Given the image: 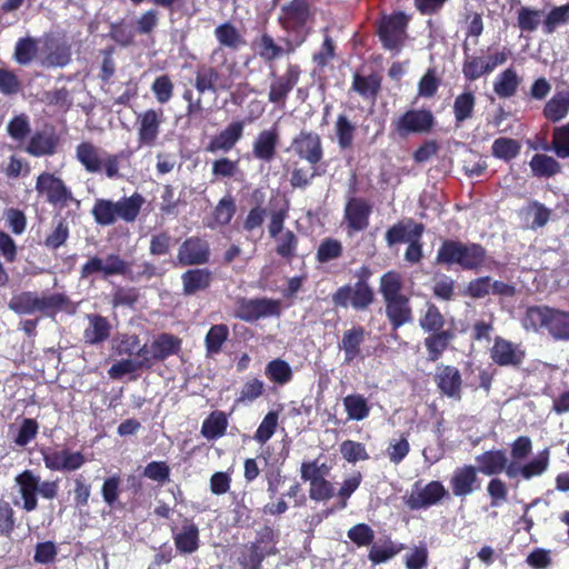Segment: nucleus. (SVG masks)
I'll use <instances>...</instances> for the list:
<instances>
[{"label": "nucleus", "instance_id": "obj_13", "mask_svg": "<svg viewBox=\"0 0 569 569\" xmlns=\"http://www.w3.org/2000/svg\"><path fill=\"white\" fill-rule=\"evenodd\" d=\"M213 34L220 47L212 51L210 57L212 62L219 59L223 61L226 60V53L222 48H229L233 51H238L247 43L242 33L231 22L219 24L214 29Z\"/></svg>", "mask_w": 569, "mask_h": 569}, {"label": "nucleus", "instance_id": "obj_40", "mask_svg": "<svg viewBox=\"0 0 569 569\" xmlns=\"http://www.w3.org/2000/svg\"><path fill=\"white\" fill-rule=\"evenodd\" d=\"M151 345L153 347V357L158 361H162L180 350L181 340L172 335L161 333L152 340Z\"/></svg>", "mask_w": 569, "mask_h": 569}, {"label": "nucleus", "instance_id": "obj_24", "mask_svg": "<svg viewBox=\"0 0 569 569\" xmlns=\"http://www.w3.org/2000/svg\"><path fill=\"white\" fill-rule=\"evenodd\" d=\"M242 132L243 123L240 121H234L219 134L213 137L209 144L206 147V150L211 153H216L218 151L227 152L234 147L238 140L242 137Z\"/></svg>", "mask_w": 569, "mask_h": 569}, {"label": "nucleus", "instance_id": "obj_26", "mask_svg": "<svg viewBox=\"0 0 569 569\" xmlns=\"http://www.w3.org/2000/svg\"><path fill=\"white\" fill-rule=\"evenodd\" d=\"M173 541L180 553H193L199 548V529L196 523L184 520L181 528L173 533Z\"/></svg>", "mask_w": 569, "mask_h": 569}, {"label": "nucleus", "instance_id": "obj_21", "mask_svg": "<svg viewBox=\"0 0 569 569\" xmlns=\"http://www.w3.org/2000/svg\"><path fill=\"white\" fill-rule=\"evenodd\" d=\"M549 449H545L525 466H519L513 461L507 468V476L509 478L521 476L526 480L540 476L549 467Z\"/></svg>", "mask_w": 569, "mask_h": 569}, {"label": "nucleus", "instance_id": "obj_51", "mask_svg": "<svg viewBox=\"0 0 569 569\" xmlns=\"http://www.w3.org/2000/svg\"><path fill=\"white\" fill-rule=\"evenodd\" d=\"M402 282L401 278L396 272H387L380 279V291L385 302L403 297L401 293Z\"/></svg>", "mask_w": 569, "mask_h": 569}, {"label": "nucleus", "instance_id": "obj_37", "mask_svg": "<svg viewBox=\"0 0 569 569\" xmlns=\"http://www.w3.org/2000/svg\"><path fill=\"white\" fill-rule=\"evenodd\" d=\"M365 339V330L361 327H353L343 333L340 348L345 352V361L350 363L360 353V346Z\"/></svg>", "mask_w": 569, "mask_h": 569}, {"label": "nucleus", "instance_id": "obj_59", "mask_svg": "<svg viewBox=\"0 0 569 569\" xmlns=\"http://www.w3.org/2000/svg\"><path fill=\"white\" fill-rule=\"evenodd\" d=\"M569 20V4L553 8L543 17V30L546 33H552L559 26Z\"/></svg>", "mask_w": 569, "mask_h": 569}, {"label": "nucleus", "instance_id": "obj_60", "mask_svg": "<svg viewBox=\"0 0 569 569\" xmlns=\"http://www.w3.org/2000/svg\"><path fill=\"white\" fill-rule=\"evenodd\" d=\"M475 107V96L471 92L459 94L453 103L455 118L458 122H462L470 118Z\"/></svg>", "mask_w": 569, "mask_h": 569}, {"label": "nucleus", "instance_id": "obj_12", "mask_svg": "<svg viewBox=\"0 0 569 569\" xmlns=\"http://www.w3.org/2000/svg\"><path fill=\"white\" fill-rule=\"evenodd\" d=\"M407 18L402 13L386 17L379 27V36L385 48L399 50L406 36Z\"/></svg>", "mask_w": 569, "mask_h": 569}, {"label": "nucleus", "instance_id": "obj_55", "mask_svg": "<svg viewBox=\"0 0 569 569\" xmlns=\"http://www.w3.org/2000/svg\"><path fill=\"white\" fill-rule=\"evenodd\" d=\"M419 325L427 332L440 331L445 326V318L435 305H427L425 313L419 319Z\"/></svg>", "mask_w": 569, "mask_h": 569}, {"label": "nucleus", "instance_id": "obj_46", "mask_svg": "<svg viewBox=\"0 0 569 569\" xmlns=\"http://www.w3.org/2000/svg\"><path fill=\"white\" fill-rule=\"evenodd\" d=\"M228 426L227 417L223 412H212L202 423L201 433L207 439L222 437Z\"/></svg>", "mask_w": 569, "mask_h": 569}, {"label": "nucleus", "instance_id": "obj_62", "mask_svg": "<svg viewBox=\"0 0 569 569\" xmlns=\"http://www.w3.org/2000/svg\"><path fill=\"white\" fill-rule=\"evenodd\" d=\"M462 72L468 80H476L486 73H490V68H488L485 58L471 57L466 59Z\"/></svg>", "mask_w": 569, "mask_h": 569}, {"label": "nucleus", "instance_id": "obj_52", "mask_svg": "<svg viewBox=\"0 0 569 569\" xmlns=\"http://www.w3.org/2000/svg\"><path fill=\"white\" fill-rule=\"evenodd\" d=\"M330 466L326 462H320L319 459L312 461H305L301 463L300 473L301 479L312 483L317 480L326 478L330 472Z\"/></svg>", "mask_w": 569, "mask_h": 569}, {"label": "nucleus", "instance_id": "obj_50", "mask_svg": "<svg viewBox=\"0 0 569 569\" xmlns=\"http://www.w3.org/2000/svg\"><path fill=\"white\" fill-rule=\"evenodd\" d=\"M228 336L229 329L226 325L220 323L212 326L204 339L207 353L210 356L219 353Z\"/></svg>", "mask_w": 569, "mask_h": 569}, {"label": "nucleus", "instance_id": "obj_2", "mask_svg": "<svg viewBox=\"0 0 569 569\" xmlns=\"http://www.w3.org/2000/svg\"><path fill=\"white\" fill-rule=\"evenodd\" d=\"M486 252L479 244H463L446 241L438 250L437 261L446 264L457 263L463 269H478L483 266Z\"/></svg>", "mask_w": 569, "mask_h": 569}, {"label": "nucleus", "instance_id": "obj_32", "mask_svg": "<svg viewBox=\"0 0 569 569\" xmlns=\"http://www.w3.org/2000/svg\"><path fill=\"white\" fill-rule=\"evenodd\" d=\"M386 313L391 325L396 329L412 320L409 299L406 296L387 301Z\"/></svg>", "mask_w": 569, "mask_h": 569}, {"label": "nucleus", "instance_id": "obj_35", "mask_svg": "<svg viewBox=\"0 0 569 569\" xmlns=\"http://www.w3.org/2000/svg\"><path fill=\"white\" fill-rule=\"evenodd\" d=\"M58 138L51 132H37L27 146V152L34 157L52 154L56 151Z\"/></svg>", "mask_w": 569, "mask_h": 569}, {"label": "nucleus", "instance_id": "obj_15", "mask_svg": "<svg viewBox=\"0 0 569 569\" xmlns=\"http://www.w3.org/2000/svg\"><path fill=\"white\" fill-rule=\"evenodd\" d=\"M293 152L311 166L322 159V144L318 133L301 131L291 142Z\"/></svg>", "mask_w": 569, "mask_h": 569}, {"label": "nucleus", "instance_id": "obj_22", "mask_svg": "<svg viewBox=\"0 0 569 569\" xmlns=\"http://www.w3.org/2000/svg\"><path fill=\"white\" fill-rule=\"evenodd\" d=\"M16 483L23 500V509L28 512L36 510L38 507L39 476L31 470H24L16 477Z\"/></svg>", "mask_w": 569, "mask_h": 569}, {"label": "nucleus", "instance_id": "obj_48", "mask_svg": "<svg viewBox=\"0 0 569 569\" xmlns=\"http://www.w3.org/2000/svg\"><path fill=\"white\" fill-rule=\"evenodd\" d=\"M267 378L278 385H286L292 379L290 365L282 359H274L266 366Z\"/></svg>", "mask_w": 569, "mask_h": 569}, {"label": "nucleus", "instance_id": "obj_30", "mask_svg": "<svg viewBox=\"0 0 569 569\" xmlns=\"http://www.w3.org/2000/svg\"><path fill=\"white\" fill-rule=\"evenodd\" d=\"M278 142L279 133L276 128L261 131L253 142V156L264 161L272 160Z\"/></svg>", "mask_w": 569, "mask_h": 569}, {"label": "nucleus", "instance_id": "obj_11", "mask_svg": "<svg viewBox=\"0 0 569 569\" xmlns=\"http://www.w3.org/2000/svg\"><path fill=\"white\" fill-rule=\"evenodd\" d=\"M280 301L272 299H242L238 302L236 316L244 321H256L260 318L278 316Z\"/></svg>", "mask_w": 569, "mask_h": 569}, {"label": "nucleus", "instance_id": "obj_27", "mask_svg": "<svg viewBox=\"0 0 569 569\" xmlns=\"http://www.w3.org/2000/svg\"><path fill=\"white\" fill-rule=\"evenodd\" d=\"M106 152L93 143L84 141L77 146L76 158L90 173L102 170V159Z\"/></svg>", "mask_w": 569, "mask_h": 569}, {"label": "nucleus", "instance_id": "obj_38", "mask_svg": "<svg viewBox=\"0 0 569 569\" xmlns=\"http://www.w3.org/2000/svg\"><path fill=\"white\" fill-rule=\"evenodd\" d=\"M342 402L348 420L362 421L370 415L371 407L368 400L360 393L348 395L343 398Z\"/></svg>", "mask_w": 569, "mask_h": 569}, {"label": "nucleus", "instance_id": "obj_58", "mask_svg": "<svg viewBox=\"0 0 569 569\" xmlns=\"http://www.w3.org/2000/svg\"><path fill=\"white\" fill-rule=\"evenodd\" d=\"M140 346V339L137 335L121 333L113 338L112 347L114 351L122 356L136 355Z\"/></svg>", "mask_w": 569, "mask_h": 569}, {"label": "nucleus", "instance_id": "obj_20", "mask_svg": "<svg viewBox=\"0 0 569 569\" xmlns=\"http://www.w3.org/2000/svg\"><path fill=\"white\" fill-rule=\"evenodd\" d=\"M299 74V68L290 66L282 76L276 78L270 84L268 94L269 101L280 106L281 108L284 107L286 99L289 92L297 84Z\"/></svg>", "mask_w": 569, "mask_h": 569}, {"label": "nucleus", "instance_id": "obj_16", "mask_svg": "<svg viewBox=\"0 0 569 569\" xmlns=\"http://www.w3.org/2000/svg\"><path fill=\"white\" fill-rule=\"evenodd\" d=\"M453 496L462 498L472 495L480 487L478 470L475 466L463 465L453 470L450 477Z\"/></svg>", "mask_w": 569, "mask_h": 569}, {"label": "nucleus", "instance_id": "obj_4", "mask_svg": "<svg viewBox=\"0 0 569 569\" xmlns=\"http://www.w3.org/2000/svg\"><path fill=\"white\" fill-rule=\"evenodd\" d=\"M309 18L310 10L305 0H291L281 8L279 21L286 31L296 33V46L305 41Z\"/></svg>", "mask_w": 569, "mask_h": 569}, {"label": "nucleus", "instance_id": "obj_14", "mask_svg": "<svg viewBox=\"0 0 569 569\" xmlns=\"http://www.w3.org/2000/svg\"><path fill=\"white\" fill-rule=\"evenodd\" d=\"M128 270L127 262L118 254H109L106 258L91 257L81 268V276L87 278L94 273H101L103 277L123 274Z\"/></svg>", "mask_w": 569, "mask_h": 569}, {"label": "nucleus", "instance_id": "obj_23", "mask_svg": "<svg viewBox=\"0 0 569 569\" xmlns=\"http://www.w3.org/2000/svg\"><path fill=\"white\" fill-rule=\"evenodd\" d=\"M209 246L199 238H189L180 247L178 259L184 264H200L208 261Z\"/></svg>", "mask_w": 569, "mask_h": 569}, {"label": "nucleus", "instance_id": "obj_43", "mask_svg": "<svg viewBox=\"0 0 569 569\" xmlns=\"http://www.w3.org/2000/svg\"><path fill=\"white\" fill-rule=\"evenodd\" d=\"M89 326L84 330V339L87 342L94 345L104 341L110 335V325L106 318L101 316H90Z\"/></svg>", "mask_w": 569, "mask_h": 569}, {"label": "nucleus", "instance_id": "obj_33", "mask_svg": "<svg viewBox=\"0 0 569 569\" xmlns=\"http://www.w3.org/2000/svg\"><path fill=\"white\" fill-rule=\"evenodd\" d=\"M552 308L547 306L529 307L522 319V326L527 331L538 332L540 329L548 331Z\"/></svg>", "mask_w": 569, "mask_h": 569}, {"label": "nucleus", "instance_id": "obj_61", "mask_svg": "<svg viewBox=\"0 0 569 569\" xmlns=\"http://www.w3.org/2000/svg\"><path fill=\"white\" fill-rule=\"evenodd\" d=\"M277 426L278 413L273 411L268 412L254 433V440L261 445L266 443L273 436Z\"/></svg>", "mask_w": 569, "mask_h": 569}, {"label": "nucleus", "instance_id": "obj_18", "mask_svg": "<svg viewBox=\"0 0 569 569\" xmlns=\"http://www.w3.org/2000/svg\"><path fill=\"white\" fill-rule=\"evenodd\" d=\"M435 381L442 395L453 400L461 399L462 379L453 366L440 365L435 373Z\"/></svg>", "mask_w": 569, "mask_h": 569}, {"label": "nucleus", "instance_id": "obj_10", "mask_svg": "<svg viewBox=\"0 0 569 569\" xmlns=\"http://www.w3.org/2000/svg\"><path fill=\"white\" fill-rule=\"evenodd\" d=\"M449 493L440 481H430L427 485L416 483L408 496L407 505L411 509L428 508L439 503Z\"/></svg>", "mask_w": 569, "mask_h": 569}, {"label": "nucleus", "instance_id": "obj_53", "mask_svg": "<svg viewBox=\"0 0 569 569\" xmlns=\"http://www.w3.org/2000/svg\"><path fill=\"white\" fill-rule=\"evenodd\" d=\"M551 149L559 158H569V122L552 130Z\"/></svg>", "mask_w": 569, "mask_h": 569}, {"label": "nucleus", "instance_id": "obj_5", "mask_svg": "<svg viewBox=\"0 0 569 569\" xmlns=\"http://www.w3.org/2000/svg\"><path fill=\"white\" fill-rule=\"evenodd\" d=\"M236 72L234 63L229 64L223 71H218L204 64L200 66L196 71L194 87L200 93L230 90L233 86Z\"/></svg>", "mask_w": 569, "mask_h": 569}, {"label": "nucleus", "instance_id": "obj_8", "mask_svg": "<svg viewBox=\"0 0 569 569\" xmlns=\"http://www.w3.org/2000/svg\"><path fill=\"white\" fill-rule=\"evenodd\" d=\"M163 122L161 110L148 109L137 116V139L139 147L152 148L157 144Z\"/></svg>", "mask_w": 569, "mask_h": 569}, {"label": "nucleus", "instance_id": "obj_36", "mask_svg": "<svg viewBox=\"0 0 569 569\" xmlns=\"http://www.w3.org/2000/svg\"><path fill=\"white\" fill-rule=\"evenodd\" d=\"M569 113V91H560L546 103L543 116L551 122H559Z\"/></svg>", "mask_w": 569, "mask_h": 569}, {"label": "nucleus", "instance_id": "obj_9", "mask_svg": "<svg viewBox=\"0 0 569 569\" xmlns=\"http://www.w3.org/2000/svg\"><path fill=\"white\" fill-rule=\"evenodd\" d=\"M41 453L44 466L52 471H76L86 462V458L80 451H71L67 448H48L41 450Z\"/></svg>", "mask_w": 569, "mask_h": 569}, {"label": "nucleus", "instance_id": "obj_47", "mask_svg": "<svg viewBox=\"0 0 569 569\" xmlns=\"http://www.w3.org/2000/svg\"><path fill=\"white\" fill-rule=\"evenodd\" d=\"M532 172L537 177H551L560 171V163L547 154H535L529 163Z\"/></svg>", "mask_w": 569, "mask_h": 569}, {"label": "nucleus", "instance_id": "obj_63", "mask_svg": "<svg viewBox=\"0 0 569 569\" xmlns=\"http://www.w3.org/2000/svg\"><path fill=\"white\" fill-rule=\"evenodd\" d=\"M342 253V244L340 241L331 238L325 239L317 251L318 261L325 263L337 259Z\"/></svg>", "mask_w": 569, "mask_h": 569}, {"label": "nucleus", "instance_id": "obj_19", "mask_svg": "<svg viewBox=\"0 0 569 569\" xmlns=\"http://www.w3.org/2000/svg\"><path fill=\"white\" fill-rule=\"evenodd\" d=\"M433 124V116L427 110H410L400 117L396 129L401 136L427 132Z\"/></svg>", "mask_w": 569, "mask_h": 569}, {"label": "nucleus", "instance_id": "obj_31", "mask_svg": "<svg viewBox=\"0 0 569 569\" xmlns=\"http://www.w3.org/2000/svg\"><path fill=\"white\" fill-rule=\"evenodd\" d=\"M423 232V226L409 221L407 223H398L390 228L386 233L389 246L398 242H410L420 240Z\"/></svg>", "mask_w": 569, "mask_h": 569}, {"label": "nucleus", "instance_id": "obj_1", "mask_svg": "<svg viewBox=\"0 0 569 569\" xmlns=\"http://www.w3.org/2000/svg\"><path fill=\"white\" fill-rule=\"evenodd\" d=\"M144 203V198L139 193L121 198L113 202L111 200L99 199L92 208V216L98 224L110 226L117 219L126 222H133Z\"/></svg>", "mask_w": 569, "mask_h": 569}, {"label": "nucleus", "instance_id": "obj_17", "mask_svg": "<svg viewBox=\"0 0 569 569\" xmlns=\"http://www.w3.org/2000/svg\"><path fill=\"white\" fill-rule=\"evenodd\" d=\"M490 356L493 362L499 366L517 367L522 363L526 351L521 345L497 337L490 349Z\"/></svg>", "mask_w": 569, "mask_h": 569}, {"label": "nucleus", "instance_id": "obj_6", "mask_svg": "<svg viewBox=\"0 0 569 569\" xmlns=\"http://www.w3.org/2000/svg\"><path fill=\"white\" fill-rule=\"evenodd\" d=\"M336 306L347 308L351 306L357 310L368 308L373 301V291L366 281H358L353 286L340 287L332 296Z\"/></svg>", "mask_w": 569, "mask_h": 569}, {"label": "nucleus", "instance_id": "obj_29", "mask_svg": "<svg viewBox=\"0 0 569 569\" xmlns=\"http://www.w3.org/2000/svg\"><path fill=\"white\" fill-rule=\"evenodd\" d=\"M370 207L361 199H351L345 210V218L351 231H361L367 228Z\"/></svg>", "mask_w": 569, "mask_h": 569}, {"label": "nucleus", "instance_id": "obj_44", "mask_svg": "<svg viewBox=\"0 0 569 569\" xmlns=\"http://www.w3.org/2000/svg\"><path fill=\"white\" fill-rule=\"evenodd\" d=\"M520 216L525 220L527 227L537 229L543 227L549 218L550 211L538 202L528 204L520 211Z\"/></svg>", "mask_w": 569, "mask_h": 569}, {"label": "nucleus", "instance_id": "obj_7", "mask_svg": "<svg viewBox=\"0 0 569 569\" xmlns=\"http://www.w3.org/2000/svg\"><path fill=\"white\" fill-rule=\"evenodd\" d=\"M60 302L61 299L57 295L39 297L32 292H22L10 300L9 308L19 315H32L48 312L58 307Z\"/></svg>", "mask_w": 569, "mask_h": 569}, {"label": "nucleus", "instance_id": "obj_54", "mask_svg": "<svg viewBox=\"0 0 569 569\" xmlns=\"http://www.w3.org/2000/svg\"><path fill=\"white\" fill-rule=\"evenodd\" d=\"M38 41L27 37L20 39L14 48V59L19 64L30 63L37 56Z\"/></svg>", "mask_w": 569, "mask_h": 569}, {"label": "nucleus", "instance_id": "obj_25", "mask_svg": "<svg viewBox=\"0 0 569 569\" xmlns=\"http://www.w3.org/2000/svg\"><path fill=\"white\" fill-rule=\"evenodd\" d=\"M475 460L478 465V467H476L478 472L485 476H493L502 471L507 472L509 466L507 455L502 450L486 451L476 456Z\"/></svg>", "mask_w": 569, "mask_h": 569}, {"label": "nucleus", "instance_id": "obj_56", "mask_svg": "<svg viewBox=\"0 0 569 569\" xmlns=\"http://www.w3.org/2000/svg\"><path fill=\"white\" fill-rule=\"evenodd\" d=\"M236 213V202L231 196L221 198L213 210V221L217 226L228 224Z\"/></svg>", "mask_w": 569, "mask_h": 569}, {"label": "nucleus", "instance_id": "obj_3", "mask_svg": "<svg viewBox=\"0 0 569 569\" xmlns=\"http://www.w3.org/2000/svg\"><path fill=\"white\" fill-rule=\"evenodd\" d=\"M36 190L40 196L44 197L48 203L58 209H63L72 202L77 206L79 204V201L74 199L63 180L53 173L42 172L39 174Z\"/></svg>", "mask_w": 569, "mask_h": 569}, {"label": "nucleus", "instance_id": "obj_41", "mask_svg": "<svg viewBox=\"0 0 569 569\" xmlns=\"http://www.w3.org/2000/svg\"><path fill=\"white\" fill-rule=\"evenodd\" d=\"M452 337V332L448 330L435 331L432 332V335L427 337L425 339V347L428 351L429 360H438L440 356L443 353V351L447 349Z\"/></svg>", "mask_w": 569, "mask_h": 569}, {"label": "nucleus", "instance_id": "obj_42", "mask_svg": "<svg viewBox=\"0 0 569 569\" xmlns=\"http://www.w3.org/2000/svg\"><path fill=\"white\" fill-rule=\"evenodd\" d=\"M520 79L517 72L509 68L501 72L493 84V90L500 98L512 97L519 87Z\"/></svg>", "mask_w": 569, "mask_h": 569}, {"label": "nucleus", "instance_id": "obj_39", "mask_svg": "<svg viewBox=\"0 0 569 569\" xmlns=\"http://www.w3.org/2000/svg\"><path fill=\"white\" fill-rule=\"evenodd\" d=\"M183 292L193 295L197 291L204 290L211 282V273L204 269H192L186 271L182 276Z\"/></svg>", "mask_w": 569, "mask_h": 569}, {"label": "nucleus", "instance_id": "obj_49", "mask_svg": "<svg viewBox=\"0 0 569 569\" xmlns=\"http://www.w3.org/2000/svg\"><path fill=\"white\" fill-rule=\"evenodd\" d=\"M543 11L530 7H521L518 10V27L521 31L533 32L543 21Z\"/></svg>", "mask_w": 569, "mask_h": 569}, {"label": "nucleus", "instance_id": "obj_45", "mask_svg": "<svg viewBox=\"0 0 569 569\" xmlns=\"http://www.w3.org/2000/svg\"><path fill=\"white\" fill-rule=\"evenodd\" d=\"M548 333L555 340H569V312L552 309Z\"/></svg>", "mask_w": 569, "mask_h": 569}, {"label": "nucleus", "instance_id": "obj_34", "mask_svg": "<svg viewBox=\"0 0 569 569\" xmlns=\"http://www.w3.org/2000/svg\"><path fill=\"white\" fill-rule=\"evenodd\" d=\"M258 54L266 61H273L284 53L295 51L298 47L296 42L287 41L286 47L277 44L273 38L267 33L262 34L258 40Z\"/></svg>", "mask_w": 569, "mask_h": 569}, {"label": "nucleus", "instance_id": "obj_28", "mask_svg": "<svg viewBox=\"0 0 569 569\" xmlns=\"http://www.w3.org/2000/svg\"><path fill=\"white\" fill-rule=\"evenodd\" d=\"M46 54L41 58V63L46 67H64L70 61V48L54 38H46Z\"/></svg>", "mask_w": 569, "mask_h": 569}, {"label": "nucleus", "instance_id": "obj_64", "mask_svg": "<svg viewBox=\"0 0 569 569\" xmlns=\"http://www.w3.org/2000/svg\"><path fill=\"white\" fill-rule=\"evenodd\" d=\"M39 425L34 419L24 418L18 429L14 443L20 447L27 446L38 433Z\"/></svg>", "mask_w": 569, "mask_h": 569}, {"label": "nucleus", "instance_id": "obj_57", "mask_svg": "<svg viewBox=\"0 0 569 569\" xmlns=\"http://www.w3.org/2000/svg\"><path fill=\"white\" fill-rule=\"evenodd\" d=\"M491 149L496 158L510 160L519 153L520 144L510 138H498L493 141Z\"/></svg>", "mask_w": 569, "mask_h": 569}]
</instances>
